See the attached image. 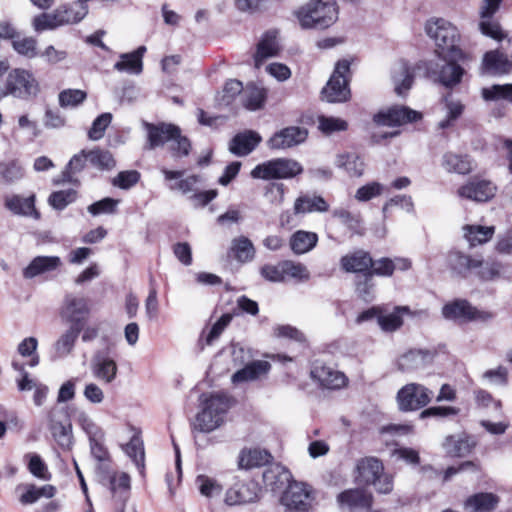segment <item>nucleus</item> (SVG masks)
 <instances>
[{"mask_svg":"<svg viewBox=\"0 0 512 512\" xmlns=\"http://www.w3.org/2000/svg\"><path fill=\"white\" fill-rule=\"evenodd\" d=\"M339 266L342 272L355 276L354 292L359 299L368 302L374 298V277H392L396 270H409L412 262L403 257L374 259L370 251L357 248L341 256Z\"/></svg>","mask_w":512,"mask_h":512,"instance_id":"obj_1","label":"nucleus"},{"mask_svg":"<svg viewBox=\"0 0 512 512\" xmlns=\"http://www.w3.org/2000/svg\"><path fill=\"white\" fill-rule=\"evenodd\" d=\"M147 130V143L146 147L150 150L164 146V144L171 142L169 149L175 158H182L189 155L192 145L188 137L183 136L179 126L159 122L146 123Z\"/></svg>","mask_w":512,"mask_h":512,"instance_id":"obj_2","label":"nucleus"},{"mask_svg":"<svg viewBox=\"0 0 512 512\" xmlns=\"http://www.w3.org/2000/svg\"><path fill=\"white\" fill-rule=\"evenodd\" d=\"M335 0H309L299 7L294 15L304 29H327L338 19Z\"/></svg>","mask_w":512,"mask_h":512,"instance_id":"obj_3","label":"nucleus"},{"mask_svg":"<svg viewBox=\"0 0 512 512\" xmlns=\"http://www.w3.org/2000/svg\"><path fill=\"white\" fill-rule=\"evenodd\" d=\"M425 30L427 35L434 40L435 54L439 58L464 56V52L459 46L460 33L450 22L442 18L430 20L426 23Z\"/></svg>","mask_w":512,"mask_h":512,"instance_id":"obj_4","label":"nucleus"},{"mask_svg":"<svg viewBox=\"0 0 512 512\" xmlns=\"http://www.w3.org/2000/svg\"><path fill=\"white\" fill-rule=\"evenodd\" d=\"M0 91L2 99L11 96L19 100L30 101L38 96L41 88L31 71L24 68H13L1 83Z\"/></svg>","mask_w":512,"mask_h":512,"instance_id":"obj_5","label":"nucleus"},{"mask_svg":"<svg viewBox=\"0 0 512 512\" xmlns=\"http://www.w3.org/2000/svg\"><path fill=\"white\" fill-rule=\"evenodd\" d=\"M351 62L347 59L339 60L325 87L322 97L330 103L346 102L350 99L349 83L351 80Z\"/></svg>","mask_w":512,"mask_h":512,"instance_id":"obj_6","label":"nucleus"},{"mask_svg":"<svg viewBox=\"0 0 512 512\" xmlns=\"http://www.w3.org/2000/svg\"><path fill=\"white\" fill-rule=\"evenodd\" d=\"M303 173L302 165L291 158H274L256 165L251 171L254 179H292Z\"/></svg>","mask_w":512,"mask_h":512,"instance_id":"obj_7","label":"nucleus"},{"mask_svg":"<svg viewBox=\"0 0 512 512\" xmlns=\"http://www.w3.org/2000/svg\"><path fill=\"white\" fill-rule=\"evenodd\" d=\"M442 315L447 320L458 323L487 322L493 313L479 310L466 299H454L442 307Z\"/></svg>","mask_w":512,"mask_h":512,"instance_id":"obj_8","label":"nucleus"},{"mask_svg":"<svg viewBox=\"0 0 512 512\" xmlns=\"http://www.w3.org/2000/svg\"><path fill=\"white\" fill-rule=\"evenodd\" d=\"M314 500L313 490L306 483L292 481L281 498L285 512H309Z\"/></svg>","mask_w":512,"mask_h":512,"instance_id":"obj_9","label":"nucleus"},{"mask_svg":"<svg viewBox=\"0 0 512 512\" xmlns=\"http://www.w3.org/2000/svg\"><path fill=\"white\" fill-rule=\"evenodd\" d=\"M432 397V391L417 383L407 384L397 393L398 405L403 412H412L422 409L430 403Z\"/></svg>","mask_w":512,"mask_h":512,"instance_id":"obj_10","label":"nucleus"},{"mask_svg":"<svg viewBox=\"0 0 512 512\" xmlns=\"http://www.w3.org/2000/svg\"><path fill=\"white\" fill-rule=\"evenodd\" d=\"M89 300L85 297L67 296L65 298L61 316L71 328L81 331L90 315Z\"/></svg>","mask_w":512,"mask_h":512,"instance_id":"obj_11","label":"nucleus"},{"mask_svg":"<svg viewBox=\"0 0 512 512\" xmlns=\"http://www.w3.org/2000/svg\"><path fill=\"white\" fill-rule=\"evenodd\" d=\"M497 192V186L490 180L474 176L457 189L459 197L477 203L492 200Z\"/></svg>","mask_w":512,"mask_h":512,"instance_id":"obj_12","label":"nucleus"},{"mask_svg":"<svg viewBox=\"0 0 512 512\" xmlns=\"http://www.w3.org/2000/svg\"><path fill=\"white\" fill-rule=\"evenodd\" d=\"M422 114L407 106L394 105L385 111L374 114L373 121L378 126L397 127L408 123L417 122Z\"/></svg>","mask_w":512,"mask_h":512,"instance_id":"obj_13","label":"nucleus"},{"mask_svg":"<svg viewBox=\"0 0 512 512\" xmlns=\"http://www.w3.org/2000/svg\"><path fill=\"white\" fill-rule=\"evenodd\" d=\"M398 65L399 71L393 75L395 92L397 95H405L414 83L415 71L424 69L429 73L432 61H419L412 66L406 59H400Z\"/></svg>","mask_w":512,"mask_h":512,"instance_id":"obj_14","label":"nucleus"},{"mask_svg":"<svg viewBox=\"0 0 512 512\" xmlns=\"http://www.w3.org/2000/svg\"><path fill=\"white\" fill-rule=\"evenodd\" d=\"M464 58L465 55L441 58L446 61V63L443 64L439 70H435L434 66L437 65L432 62L430 72L427 74L436 75L437 81L440 84L446 88L452 89L462 81V77L465 74L464 68L457 63V60H463Z\"/></svg>","mask_w":512,"mask_h":512,"instance_id":"obj_15","label":"nucleus"},{"mask_svg":"<svg viewBox=\"0 0 512 512\" xmlns=\"http://www.w3.org/2000/svg\"><path fill=\"white\" fill-rule=\"evenodd\" d=\"M308 137V130L298 126H288L275 132L267 141L271 150H285L303 143Z\"/></svg>","mask_w":512,"mask_h":512,"instance_id":"obj_16","label":"nucleus"},{"mask_svg":"<svg viewBox=\"0 0 512 512\" xmlns=\"http://www.w3.org/2000/svg\"><path fill=\"white\" fill-rule=\"evenodd\" d=\"M337 502L342 509L349 512H363L371 508L373 496L364 489H348L337 496Z\"/></svg>","mask_w":512,"mask_h":512,"instance_id":"obj_17","label":"nucleus"},{"mask_svg":"<svg viewBox=\"0 0 512 512\" xmlns=\"http://www.w3.org/2000/svg\"><path fill=\"white\" fill-rule=\"evenodd\" d=\"M256 485L249 481L235 479L226 492L225 502L228 505H239L252 502L257 497Z\"/></svg>","mask_w":512,"mask_h":512,"instance_id":"obj_18","label":"nucleus"},{"mask_svg":"<svg viewBox=\"0 0 512 512\" xmlns=\"http://www.w3.org/2000/svg\"><path fill=\"white\" fill-rule=\"evenodd\" d=\"M271 370V364L265 360H253L237 370L231 377L233 384L255 381L266 376Z\"/></svg>","mask_w":512,"mask_h":512,"instance_id":"obj_19","label":"nucleus"},{"mask_svg":"<svg viewBox=\"0 0 512 512\" xmlns=\"http://www.w3.org/2000/svg\"><path fill=\"white\" fill-rule=\"evenodd\" d=\"M311 376L329 389H341L346 387L349 381L343 372L333 370L325 365L315 366L311 371Z\"/></svg>","mask_w":512,"mask_h":512,"instance_id":"obj_20","label":"nucleus"},{"mask_svg":"<svg viewBox=\"0 0 512 512\" xmlns=\"http://www.w3.org/2000/svg\"><path fill=\"white\" fill-rule=\"evenodd\" d=\"M128 432L131 434L130 439L122 448L142 474L145 468V451L141 431L132 427Z\"/></svg>","mask_w":512,"mask_h":512,"instance_id":"obj_21","label":"nucleus"},{"mask_svg":"<svg viewBox=\"0 0 512 512\" xmlns=\"http://www.w3.org/2000/svg\"><path fill=\"white\" fill-rule=\"evenodd\" d=\"M203 416H220L234 404V399L224 392L212 393L202 400Z\"/></svg>","mask_w":512,"mask_h":512,"instance_id":"obj_22","label":"nucleus"},{"mask_svg":"<svg viewBox=\"0 0 512 512\" xmlns=\"http://www.w3.org/2000/svg\"><path fill=\"white\" fill-rule=\"evenodd\" d=\"M475 446V441L466 433L449 435L445 438L443 448L452 457H464L468 455Z\"/></svg>","mask_w":512,"mask_h":512,"instance_id":"obj_23","label":"nucleus"},{"mask_svg":"<svg viewBox=\"0 0 512 512\" xmlns=\"http://www.w3.org/2000/svg\"><path fill=\"white\" fill-rule=\"evenodd\" d=\"M36 197L34 194L23 198L19 195H12L5 198V207L13 214L32 216L35 219L40 218V213L35 207Z\"/></svg>","mask_w":512,"mask_h":512,"instance_id":"obj_24","label":"nucleus"},{"mask_svg":"<svg viewBox=\"0 0 512 512\" xmlns=\"http://www.w3.org/2000/svg\"><path fill=\"white\" fill-rule=\"evenodd\" d=\"M279 45L277 43V32L266 31L261 40L257 44L254 54V62L256 67H260L265 59L278 55Z\"/></svg>","mask_w":512,"mask_h":512,"instance_id":"obj_25","label":"nucleus"},{"mask_svg":"<svg viewBox=\"0 0 512 512\" xmlns=\"http://www.w3.org/2000/svg\"><path fill=\"white\" fill-rule=\"evenodd\" d=\"M261 142L257 132L247 131L235 135L229 145L230 151L237 156H246L251 153Z\"/></svg>","mask_w":512,"mask_h":512,"instance_id":"obj_26","label":"nucleus"},{"mask_svg":"<svg viewBox=\"0 0 512 512\" xmlns=\"http://www.w3.org/2000/svg\"><path fill=\"white\" fill-rule=\"evenodd\" d=\"M441 165L448 173L460 175H467L473 170L469 155L457 154L450 151L443 155Z\"/></svg>","mask_w":512,"mask_h":512,"instance_id":"obj_27","label":"nucleus"},{"mask_svg":"<svg viewBox=\"0 0 512 512\" xmlns=\"http://www.w3.org/2000/svg\"><path fill=\"white\" fill-rule=\"evenodd\" d=\"M448 263L453 271L466 277L471 270L480 268L483 265V260L472 258L460 251H453L449 253Z\"/></svg>","mask_w":512,"mask_h":512,"instance_id":"obj_28","label":"nucleus"},{"mask_svg":"<svg viewBox=\"0 0 512 512\" xmlns=\"http://www.w3.org/2000/svg\"><path fill=\"white\" fill-rule=\"evenodd\" d=\"M145 46H139L135 51L120 55V60L115 63L114 69L120 72L139 74L143 70V56Z\"/></svg>","mask_w":512,"mask_h":512,"instance_id":"obj_29","label":"nucleus"},{"mask_svg":"<svg viewBox=\"0 0 512 512\" xmlns=\"http://www.w3.org/2000/svg\"><path fill=\"white\" fill-rule=\"evenodd\" d=\"M483 66L485 70L495 75L508 74L512 70V62L504 53L498 50H492L485 53Z\"/></svg>","mask_w":512,"mask_h":512,"instance_id":"obj_30","label":"nucleus"},{"mask_svg":"<svg viewBox=\"0 0 512 512\" xmlns=\"http://www.w3.org/2000/svg\"><path fill=\"white\" fill-rule=\"evenodd\" d=\"M499 498L493 493H478L465 501V508L469 512H496Z\"/></svg>","mask_w":512,"mask_h":512,"instance_id":"obj_31","label":"nucleus"},{"mask_svg":"<svg viewBox=\"0 0 512 512\" xmlns=\"http://www.w3.org/2000/svg\"><path fill=\"white\" fill-rule=\"evenodd\" d=\"M329 204L320 195H301L294 203V211L296 214H306L312 212H327Z\"/></svg>","mask_w":512,"mask_h":512,"instance_id":"obj_32","label":"nucleus"},{"mask_svg":"<svg viewBox=\"0 0 512 512\" xmlns=\"http://www.w3.org/2000/svg\"><path fill=\"white\" fill-rule=\"evenodd\" d=\"M61 265L57 256H37L23 270L24 278L31 279L44 272L53 271Z\"/></svg>","mask_w":512,"mask_h":512,"instance_id":"obj_33","label":"nucleus"},{"mask_svg":"<svg viewBox=\"0 0 512 512\" xmlns=\"http://www.w3.org/2000/svg\"><path fill=\"white\" fill-rule=\"evenodd\" d=\"M263 481L271 490H277L292 482L291 473L281 464H272L263 472Z\"/></svg>","mask_w":512,"mask_h":512,"instance_id":"obj_34","label":"nucleus"},{"mask_svg":"<svg viewBox=\"0 0 512 512\" xmlns=\"http://www.w3.org/2000/svg\"><path fill=\"white\" fill-rule=\"evenodd\" d=\"M318 243V235L315 232L297 230L289 241L291 250L295 254H304L311 251Z\"/></svg>","mask_w":512,"mask_h":512,"instance_id":"obj_35","label":"nucleus"},{"mask_svg":"<svg viewBox=\"0 0 512 512\" xmlns=\"http://www.w3.org/2000/svg\"><path fill=\"white\" fill-rule=\"evenodd\" d=\"M235 314L236 313L223 314L208 331H206L205 329L202 331L199 339V344L201 345L202 349L204 348V346L213 345V343L217 339H219L221 334L231 323Z\"/></svg>","mask_w":512,"mask_h":512,"instance_id":"obj_36","label":"nucleus"},{"mask_svg":"<svg viewBox=\"0 0 512 512\" xmlns=\"http://www.w3.org/2000/svg\"><path fill=\"white\" fill-rule=\"evenodd\" d=\"M271 459L270 453L261 449H244L238 457V466L242 469H251L267 464Z\"/></svg>","mask_w":512,"mask_h":512,"instance_id":"obj_37","label":"nucleus"},{"mask_svg":"<svg viewBox=\"0 0 512 512\" xmlns=\"http://www.w3.org/2000/svg\"><path fill=\"white\" fill-rule=\"evenodd\" d=\"M360 481L371 484L384 471L383 464L374 457L361 459L357 464Z\"/></svg>","mask_w":512,"mask_h":512,"instance_id":"obj_38","label":"nucleus"},{"mask_svg":"<svg viewBox=\"0 0 512 512\" xmlns=\"http://www.w3.org/2000/svg\"><path fill=\"white\" fill-rule=\"evenodd\" d=\"M87 14L85 6L81 7V10H75L71 5L62 4L58 6L54 11V20L57 21L59 27L64 25L76 24L80 22Z\"/></svg>","mask_w":512,"mask_h":512,"instance_id":"obj_39","label":"nucleus"},{"mask_svg":"<svg viewBox=\"0 0 512 512\" xmlns=\"http://www.w3.org/2000/svg\"><path fill=\"white\" fill-rule=\"evenodd\" d=\"M162 174L166 181L179 179L175 184L170 185L171 190H179L183 194H186L193 190V186L199 181L198 175H190L185 179H180L184 175L183 170H169L167 168H163L161 170Z\"/></svg>","mask_w":512,"mask_h":512,"instance_id":"obj_40","label":"nucleus"},{"mask_svg":"<svg viewBox=\"0 0 512 512\" xmlns=\"http://www.w3.org/2000/svg\"><path fill=\"white\" fill-rule=\"evenodd\" d=\"M464 235L471 246L481 245L492 239L495 233L494 226L465 225Z\"/></svg>","mask_w":512,"mask_h":512,"instance_id":"obj_41","label":"nucleus"},{"mask_svg":"<svg viewBox=\"0 0 512 512\" xmlns=\"http://www.w3.org/2000/svg\"><path fill=\"white\" fill-rule=\"evenodd\" d=\"M337 165L344 168L349 175L353 177H360L364 173L365 163L363 159L355 153L338 155Z\"/></svg>","mask_w":512,"mask_h":512,"instance_id":"obj_42","label":"nucleus"},{"mask_svg":"<svg viewBox=\"0 0 512 512\" xmlns=\"http://www.w3.org/2000/svg\"><path fill=\"white\" fill-rule=\"evenodd\" d=\"M116 362L108 357H102L93 364V374L96 378L111 383L117 375Z\"/></svg>","mask_w":512,"mask_h":512,"instance_id":"obj_43","label":"nucleus"},{"mask_svg":"<svg viewBox=\"0 0 512 512\" xmlns=\"http://www.w3.org/2000/svg\"><path fill=\"white\" fill-rule=\"evenodd\" d=\"M56 493V488L52 485H44L42 487H36L35 485H29L25 493L20 497L22 504H33L40 498H52Z\"/></svg>","mask_w":512,"mask_h":512,"instance_id":"obj_44","label":"nucleus"},{"mask_svg":"<svg viewBox=\"0 0 512 512\" xmlns=\"http://www.w3.org/2000/svg\"><path fill=\"white\" fill-rule=\"evenodd\" d=\"M195 485L200 494L207 498L218 496L222 492V485L215 478L205 474L196 477Z\"/></svg>","mask_w":512,"mask_h":512,"instance_id":"obj_45","label":"nucleus"},{"mask_svg":"<svg viewBox=\"0 0 512 512\" xmlns=\"http://www.w3.org/2000/svg\"><path fill=\"white\" fill-rule=\"evenodd\" d=\"M81 331L69 327V329L56 341L55 352L58 357H65L70 354Z\"/></svg>","mask_w":512,"mask_h":512,"instance_id":"obj_46","label":"nucleus"},{"mask_svg":"<svg viewBox=\"0 0 512 512\" xmlns=\"http://www.w3.org/2000/svg\"><path fill=\"white\" fill-rule=\"evenodd\" d=\"M51 432L54 439L61 446H69L71 444L72 425L69 422V418L53 421L51 424Z\"/></svg>","mask_w":512,"mask_h":512,"instance_id":"obj_47","label":"nucleus"},{"mask_svg":"<svg viewBox=\"0 0 512 512\" xmlns=\"http://www.w3.org/2000/svg\"><path fill=\"white\" fill-rule=\"evenodd\" d=\"M78 193L74 189L54 191L48 197L49 205L55 210H63L76 201Z\"/></svg>","mask_w":512,"mask_h":512,"instance_id":"obj_48","label":"nucleus"},{"mask_svg":"<svg viewBox=\"0 0 512 512\" xmlns=\"http://www.w3.org/2000/svg\"><path fill=\"white\" fill-rule=\"evenodd\" d=\"M335 216L352 232V234L360 236L364 235L365 228L362 225V218L359 214H354L346 209H341L335 212Z\"/></svg>","mask_w":512,"mask_h":512,"instance_id":"obj_49","label":"nucleus"},{"mask_svg":"<svg viewBox=\"0 0 512 512\" xmlns=\"http://www.w3.org/2000/svg\"><path fill=\"white\" fill-rule=\"evenodd\" d=\"M88 160L91 165L100 170H111L116 165L113 155L109 151L102 149L89 151Z\"/></svg>","mask_w":512,"mask_h":512,"instance_id":"obj_50","label":"nucleus"},{"mask_svg":"<svg viewBox=\"0 0 512 512\" xmlns=\"http://www.w3.org/2000/svg\"><path fill=\"white\" fill-rule=\"evenodd\" d=\"M37 44L36 38L21 37L20 35L13 41L12 47L19 55L32 59L38 56Z\"/></svg>","mask_w":512,"mask_h":512,"instance_id":"obj_51","label":"nucleus"},{"mask_svg":"<svg viewBox=\"0 0 512 512\" xmlns=\"http://www.w3.org/2000/svg\"><path fill=\"white\" fill-rule=\"evenodd\" d=\"M231 250L234 257L240 262L252 260L255 253L252 242L243 236L233 240Z\"/></svg>","mask_w":512,"mask_h":512,"instance_id":"obj_52","label":"nucleus"},{"mask_svg":"<svg viewBox=\"0 0 512 512\" xmlns=\"http://www.w3.org/2000/svg\"><path fill=\"white\" fill-rule=\"evenodd\" d=\"M281 272H283L284 281L287 278H294L298 281L308 280L309 271L305 265L299 262L285 260L281 262Z\"/></svg>","mask_w":512,"mask_h":512,"instance_id":"obj_53","label":"nucleus"},{"mask_svg":"<svg viewBox=\"0 0 512 512\" xmlns=\"http://www.w3.org/2000/svg\"><path fill=\"white\" fill-rule=\"evenodd\" d=\"M318 123V128L324 135H331L348 129V122L337 117L321 115L318 117Z\"/></svg>","mask_w":512,"mask_h":512,"instance_id":"obj_54","label":"nucleus"},{"mask_svg":"<svg viewBox=\"0 0 512 512\" xmlns=\"http://www.w3.org/2000/svg\"><path fill=\"white\" fill-rule=\"evenodd\" d=\"M479 30L486 37L492 38L496 41H502L507 37L503 31L499 21L494 18H481L479 22Z\"/></svg>","mask_w":512,"mask_h":512,"instance_id":"obj_55","label":"nucleus"},{"mask_svg":"<svg viewBox=\"0 0 512 512\" xmlns=\"http://www.w3.org/2000/svg\"><path fill=\"white\" fill-rule=\"evenodd\" d=\"M23 169L16 161L0 162V181L12 183L23 177Z\"/></svg>","mask_w":512,"mask_h":512,"instance_id":"obj_56","label":"nucleus"},{"mask_svg":"<svg viewBox=\"0 0 512 512\" xmlns=\"http://www.w3.org/2000/svg\"><path fill=\"white\" fill-rule=\"evenodd\" d=\"M141 179L137 170L120 171L111 181L112 185L123 190L134 187Z\"/></svg>","mask_w":512,"mask_h":512,"instance_id":"obj_57","label":"nucleus"},{"mask_svg":"<svg viewBox=\"0 0 512 512\" xmlns=\"http://www.w3.org/2000/svg\"><path fill=\"white\" fill-rule=\"evenodd\" d=\"M401 310L407 311L408 308L396 307V312L390 313L388 315H383L382 313L380 314L378 324L383 331L393 332L403 325V318L399 314V311Z\"/></svg>","mask_w":512,"mask_h":512,"instance_id":"obj_58","label":"nucleus"},{"mask_svg":"<svg viewBox=\"0 0 512 512\" xmlns=\"http://www.w3.org/2000/svg\"><path fill=\"white\" fill-rule=\"evenodd\" d=\"M223 424V418H192L190 426L193 434L210 433Z\"/></svg>","mask_w":512,"mask_h":512,"instance_id":"obj_59","label":"nucleus"},{"mask_svg":"<svg viewBox=\"0 0 512 512\" xmlns=\"http://www.w3.org/2000/svg\"><path fill=\"white\" fill-rule=\"evenodd\" d=\"M87 160L88 153H86L84 150H82L80 154L74 155L70 159L65 170L62 172L64 180L72 181L73 175L84 169Z\"/></svg>","mask_w":512,"mask_h":512,"instance_id":"obj_60","label":"nucleus"},{"mask_svg":"<svg viewBox=\"0 0 512 512\" xmlns=\"http://www.w3.org/2000/svg\"><path fill=\"white\" fill-rule=\"evenodd\" d=\"M118 203L119 200L106 197L89 205L87 210L93 216L100 214H113L117 211Z\"/></svg>","mask_w":512,"mask_h":512,"instance_id":"obj_61","label":"nucleus"},{"mask_svg":"<svg viewBox=\"0 0 512 512\" xmlns=\"http://www.w3.org/2000/svg\"><path fill=\"white\" fill-rule=\"evenodd\" d=\"M87 98V94L79 89H66L59 94V104L62 107L78 106Z\"/></svg>","mask_w":512,"mask_h":512,"instance_id":"obj_62","label":"nucleus"},{"mask_svg":"<svg viewBox=\"0 0 512 512\" xmlns=\"http://www.w3.org/2000/svg\"><path fill=\"white\" fill-rule=\"evenodd\" d=\"M482 95L485 100L505 99L512 102V84L493 85L483 89Z\"/></svg>","mask_w":512,"mask_h":512,"instance_id":"obj_63","label":"nucleus"},{"mask_svg":"<svg viewBox=\"0 0 512 512\" xmlns=\"http://www.w3.org/2000/svg\"><path fill=\"white\" fill-rule=\"evenodd\" d=\"M112 120V115L110 113H103L99 115L92 123L91 128L89 129L88 136L92 140L101 139L108 126L110 125Z\"/></svg>","mask_w":512,"mask_h":512,"instance_id":"obj_64","label":"nucleus"}]
</instances>
